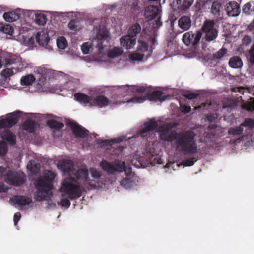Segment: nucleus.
Instances as JSON below:
<instances>
[{
  "instance_id": "obj_1",
  "label": "nucleus",
  "mask_w": 254,
  "mask_h": 254,
  "mask_svg": "<svg viewBox=\"0 0 254 254\" xmlns=\"http://www.w3.org/2000/svg\"><path fill=\"white\" fill-rule=\"evenodd\" d=\"M62 167L64 172L68 176L64 179L60 190L69 199L78 198L81 196L82 191L96 187V185L88 177L87 170L74 171L73 165L65 162L62 163Z\"/></svg>"
},
{
  "instance_id": "obj_2",
  "label": "nucleus",
  "mask_w": 254,
  "mask_h": 254,
  "mask_svg": "<svg viewBox=\"0 0 254 254\" xmlns=\"http://www.w3.org/2000/svg\"><path fill=\"white\" fill-rule=\"evenodd\" d=\"M174 140L176 149L184 154H192L198 153L200 149L197 148L195 140L196 134L190 130L177 132Z\"/></svg>"
},
{
  "instance_id": "obj_3",
  "label": "nucleus",
  "mask_w": 254,
  "mask_h": 254,
  "mask_svg": "<svg viewBox=\"0 0 254 254\" xmlns=\"http://www.w3.org/2000/svg\"><path fill=\"white\" fill-rule=\"evenodd\" d=\"M56 174L51 171H45L43 176L38 178L35 183L37 190L34 195L35 199L37 201L48 200L52 194L53 181Z\"/></svg>"
},
{
  "instance_id": "obj_4",
  "label": "nucleus",
  "mask_w": 254,
  "mask_h": 254,
  "mask_svg": "<svg viewBox=\"0 0 254 254\" xmlns=\"http://www.w3.org/2000/svg\"><path fill=\"white\" fill-rule=\"evenodd\" d=\"M158 127L159 137L161 140L168 142L174 141L177 131L171 130L168 125H162L158 127V124L155 118L144 123V127L140 130L139 135L142 137H145L150 131Z\"/></svg>"
},
{
  "instance_id": "obj_5",
  "label": "nucleus",
  "mask_w": 254,
  "mask_h": 254,
  "mask_svg": "<svg viewBox=\"0 0 254 254\" xmlns=\"http://www.w3.org/2000/svg\"><path fill=\"white\" fill-rule=\"evenodd\" d=\"M201 31L204 34L202 40L206 42L214 41L218 35V30L215 27V23L213 20H205L201 28Z\"/></svg>"
},
{
  "instance_id": "obj_6",
  "label": "nucleus",
  "mask_w": 254,
  "mask_h": 254,
  "mask_svg": "<svg viewBox=\"0 0 254 254\" xmlns=\"http://www.w3.org/2000/svg\"><path fill=\"white\" fill-rule=\"evenodd\" d=\"M4 180L7 184L18 187L25 183L26 180V176L22 172H15L9 170L5 175Z\"/></svg>"
},
{
  "instance_id": "obj_7",
  "label": "nucleus",
  "mask_w": 254,
  "mask_h": 254,
  "mask_svg": "<svg viewBox=\"0 0 254 254\" xmlns=\"http://www.w3.org/2000/svg\"><path fill=\"white\" fill-rule=\"evenodd\" d=\"M163 93L160 91H155L151 93H147L144 96H134L128 101L134 103H141L143 101L149 100L153 101L162 102L166 100L167 96L163 95Z\"/></svg>"
},
{
  "instance_id": "obj_8",
  "label": "nucleus",
  "mask_w": 254,
  "mask_h": 254,
  "mask_svg": "<svg viewBox=\"0 0 254 254\" xmlns=\"http://www.w3.org/2000/svg\"><path fill=\"white\" fill-rule=\"evenodd\" d=\"M201 37L202 32L200 30L194 32L190 31L184 34L182 41L186 46L194 47L199 43Z\"/></svg>"
},
{
  "instance_id": "obj_9",
  "label": "nucleus",
  "mask_w": 254,
  "mask_h": 254,
  "mask_svg": "<svg viewBox=\"0 0 254 254\" xmlns=\"http://www.w3.org/2000/svg\"><path fill=\"white\" fill-rule=\"evenodd\" d=\"M108 34L109 32L105 26L101 25L99 26L96 37L93 42L94 45L95 43H96V47L100 53H102V50L104 49L103 43L105 40L107 39L109 36Z\"/></svg>"
},
{
  "instance_id": "obj_10",
  "label": "nucleus",
  "mask_w": 254,
  "mask_h": 254,
  "mask_svg": "<svg viewBox=\"0 0 254 254\" xmlns=\"http://www.w3.org/2000/svg\"><path fill=\"white\" fill-rule=\"evenodd\" d=\"M102 168L107 171L108 173L113 174L115 172H121L123 170L125 166V162H120L115 161L111 163L106 160H102L100 163Z\"/></svg>"
},
{
  "instance_id": "obj_11",
  "label": "nucleus",
  "mask_w": 254,
  "mask_h": 254,
  "mask_svg": "<svg viewBox=\"0 0 254 254\" xmlns=\"http://www.w3.org/2000/svg\"><path fill=\"white\" fill-rule=\"evenodd\" d=\"M20 112L15 111L7 115V117L0 120V128H10L16 125L18 121Z\"/></svg>"
},
{
  "instance_id": "obj_12",
  "label": "nucleus",
  "mask_w": 254,
  "mask_h": 254,
  "mask_svg": "<svg viewBox=\"0 0 254 254\" xmlns=\"http://www.w3.org/2000/svg\"><path fill=\"white\" fill-rule=\"evenodd\" d=\"M73 134L78 138H84L88 136L89 131L74 121H69L67 123Z\"/></svg>"
},
{
  "instance_id": "obj_13",
  "label": "nucleus",
  "mask_w": 254,
  "mask_h": 254,
  "mask_svg": "<svg viewBox=\"0 0 254 254\" xmlns=\"http://www.w3.org/2000/svg\"><path fill=\"white\" fill-rule=\"evenodd\" d=\"M226 10L229 16L235 17L240 13V6L237 2L231 1L227 4Z\"/></svg>"
},
{
  "instance_id": "obj_14",
  "label": "nucleus",
  "mask_w": 254,
  "mask_h": 254,
  "mask_svg": "<svg viewBox=\"0 0 254 254\" xmlns=\"http://www.w3.org/2000/svg\"><path fill=\"white\" fill-rule=\"evenodd\" d=\"M0 137L3 139L2 141H6L10 146L16 144V135L9 129L1 132Z\"/></svg>"
},
{
  "instance_id": "obj_15",
  "label": "nucleus",
  "mask_w": 254,
  "mask_h": 254,
  "mask_svg": "<svg viewBox=\"0 0 254 254\" xmlns=\"http://www.w3.org/2000/svg\"><path fill=\"white\" fill-rule=\"evenodd\" d=\"M159 9L156 5H149L146 7L144 11V16L148 20L156 18L159 14Z\"/></svg>"
},
{
  "instance_id": "obj_16",
  "label": "nucleus",
  "mask_w": 254,
  "mask_h": 254,
  "mask_svg": "<svg viewBox=\"0 0 254 254\" xmlns=\"http://www.w3.org/2000/svg\"><path fill=\"white\" fill-rule=\"evenodd\" d=\"M120 42L122 46L126 49H130L135 45L136 38L131 37L129 35H127L121 38Z\"/></svg>"
},
{
  "instance_id": "obj_17",
  "label": "nucleus",
  "mask_w": 254,
  "mask_h": 254,
  "mask_svg": "<svg viewBox=\"0 0 254 254\" xmlns=\"http://www.w3.org/2000/svg\"><path fill=\"white\" fill-rule=\"evenodd\" d=\"M73 96L75 100L80 103L85 105L88 104L91 106L92 97L82 93H74Z\"/></svg>"
},
{
  "instance_id": "obj_18",
  "label": "nucleus",
  "mask_w": 254,
  "mask_h": 254,
  "mask_svg": "<svg viewBox=\"0 0 254 254\" xmlns=\"http://www.w3.org/2000/svg\"><path fill=\"white\" fill-rule=\"evenodd\" d=\"M10 201L19 205H29L32 203V199L25 196L15 195L10 199Z\"/></svg>"
},
{
  "instance_id": "obj_19",
  "label": "nucleus",
  "mask_w": 254,
  "mask_h": 254,
  "mask_svg": "<svg viewBox=\"0 0 254 254\" xmlns=\"http://www.w3.org/2000/svg\"><path fill=\"white\" fill-rule=\"evenodd\" d=\"M178 25L183 31L189 30L191 25V21L188 16H183L178 20Z\"/></svg>"
},
{
  "instance_id": "obj_20",
  "label": "nucleus",
  "mask_w": 254,
  "mask_h": 254,
  "mask_svg": "<svg viewBox=\"0 0 254 254\" xmlns=\"http://www.w3.org/2000/svg\"><path fill=\"white\" fill-rule=\"evenodd\" d=\"M108 99L103 95H99L92 99L91 106H97L103 107L108 105Z\"/></svg>"
},
{
  "instance_id": "obj_21",
  "label": "nucleus",
  "mask_w": 254,
  "mask_h": 254,
  "mask_svg": "<svg viewBox=\"0 0 254 254\" xmlns=\"http://www.w3.org/2000/svg\"><path fill=\"white\" fill-rule=\"evenodd\" d=\"M37 127V123L35 121L30 119L26 120L22 124L23 129L30 133L34 132Z\"/></svg>"
},
{
  "instance_id": "obj_22",
  "label": "nucleus",
  "mask_w": 254,
  "mask_h": 254,
  "mask_svg": "<svg viewBox=\"0 0 254 254\" xmlns=\"http://www.w3.org/2000/svg\"><path fill=\"white\" fill-rule=\"evenodd\" d=\"M229 65L233 68H239L243 65V61L238 56H234L230 58L229 61Z\"/></svg>"
},
{
  "instance_id": "obj_23",
  "label": "nucleus",
  "mask_w": 254,
  "mask_h": 254,
  "mask_svg": "<svg viewBox=\"0 0 254 254\" xmlns=\"http://www.w3.org/2000/svg\"><path fill=\"white\" fill-rule=\"evenodd\" d=\"M35 39L36 42L41 46L47 45L49 41L48 35L44 32L42 34L40 32H37Z\"/></svg>"
},
{
  "instance_id": "obj_24",
  "label": "nucleus",
  "mask_w": 254,
  "mask_h": 254,
  "mask_svg": "<svg viewBox=\"0 0 254 254\" xmlns=\"http://www.w3.org/2000/svg\"><path fill=\"white\" fill-rule=\"evenodd\" d=\"M3 17L6 21L12 22L19 19L20 15L14 11H11L4 13Z\"/></svg>"
},
{
  "instance_id": "obj_25",
  "label": "nucleus",
  "mask_w": 254,
  "mask_h": 254,
  "mask_svg": "<svg viewBox=\"0 0 254 254\" xmlns=\"http://www.w3.org/2000/svg\"><path fill=\"white\" fill-rule=\"evenodd\" d=\"M140 25L136 23L128 29L127 35L131 36V37L135 38L137 34L140 33Z\"/></svg>"
},
{
  "instance_id": "obj_26",
  "label": "nucleus",
  "mask_w": 254,
  "mask_h": 254,
  "mask_svg": "<svg viewBox=\"0 0 254 254\" xmlns=\"http://www.w3.org/2000/svg\"><path fill=\"white\" fill-rule=\"evenodd\" d=\"M47 125L50 128L52 129H55V130H60L64 126L63 123L53 120H48L47 122Z\"/></svg>"
},
{
  "instance_id": "obj_27",
  "label": "nucleus",
  "mask_w": 254,
  "mask_h": 254,
  "mask_svg": "<svg viewBox=\"0 0 254 254\" xmlns=\"http://www.w3.org/2000/svg\"><path fill=\"white\" fill-rule=\"evenodd\" d=\"M228 53L227 49L222 47L218 51L213 54V59L214 61H218L225 57Z\"/></svg>"
},
{
  "instance_id": "obj_28",
  "label": "nucleus",
  "mask_w": 254,
  "mask_h": 254,
  "mask_svg": "<svg viewBox=\"0 0 254 254\" xmlns=\"http://www.w3.org/2000/svg\"><path fill=\"white\" fill-rule=\"evenodd\" d=\"M35 78L32 74H28L22 76L20 79V83L22 85H30L35 81Z\"/></svg>"
},
{
  "instance_id": "obj_29",
  "label": "nucleus",
  "mask_w": 254,
  "mask_h": 254,
  "mask_svg": "<svg viewBox=\"0 0 254 254\" xmlns=\"http://www.w3.org/2000/svg\"><path fill=\"white\" fill-rule=\"evenodd\" d=\"M244 131V128L242 127L241 125L240 126L231 127L228 132L230 135H232L233 136H239L243 133Z\"/></svg>"
},
{
  "instance_id": "obj_30",
  "label": "nucleus",
  "mask_w": 254,
  "mask_h": 254,
  "mask_svg": "<svg viewBox=\"0 0 254 254\" xmlns=\"http://www.w3.org/2000/svg\"><path fill=\"white\" fill-rule=\"evenodd\" d=\"M35 21L39 25H44L47 22L46 16L42 13H36L35 14Z\"/></svg>"
},
{
  "instance_id": "obj_31",
  "label": "nucleus",
  "mask_w": 254,
  "mask_h": 254,
  "mask_svg": "<svg viewBox=\"0 0 254 254\" xmlns=\"http://www.w3.org/2000/svg\"><path fill=\"white\" fill-rule=\"evenodd\" d=\"M130 88L128 85L122 86L118 89L119 96H126L130 93Z\"/></svg>"
},
{
  "instance_id": "obj_32",
  "label": "nucleus",
  "mask_w": 254,
  "mask_h": 254,
  "mask_svg": "<svg viewBox=\"0 0 254 254\" xmlns=\"http://www.w3.org/2000/svg\"><path fill=\"white\" fill-rule=\"evenodd\" d=\"M122 53V50H121L119 48L115 47L112 50L109 51L108 56L110 58H114L121 55Z\"/></svg>"
},
{
  "instance_id": "obj_33",
  "label": "nucleus",
  "mask_w": 254,
  "mask_h": 254,
  "mask_svg": "<svg viewBox=\"0 0 254 254\" xmlns=\"http://www.w3.org/2000/svg\"><path fill=\"white\" fill-rule=\"evenodd\" d=\"M0 31L5 34L12 35L13 29L9 24H0Z\"/></svg>"
},
{
  "instance_id": "obj_34",
  "label": "nucleus",
  "mask_w": 254,
  "mask_h": 254,
  "mask_svg": "<svg viewBox=\"0 0 254 254\" xmlns=\"http://www.w3.org/2000/svg\"><path fill=\"white\" fill-rule=\"evenodd\" d=\"M221 6V3L217 1H215L212 2V5H211V11L212 13L213 14L216 15V14H219L220 13V8Z\"/></svg>"
},
{
  "instance_id": "obj_35",
  "label": "nucleus",
  "mask_w": 254,
  "mask_h": 254,
  "mask_svg": "<svg viewBox=\"0 0 254 254\" xmlns=\"http://www.w3.org/2000/svg\"><path fill=\"white\" fill-rule=\"evenodd\" d=\"M57 46L59 49L64 50L67 46V41L64 37H60L57 40Z\"/></svg>"
},
{
  "instance_id": "obj_36",
  "label": "nucleus",
  "mask_w": 254,
  "mask_h": 254,
  "mask_svg": "<svg viewBox=\"0 0 254 254\" xmlns=\"http://www.w3.org/2000/svg\"><path fill=\"white\" fill-rule=\"evenodd\" d=\"M241 125L243 127H247L250 128H254V120L250 118H246L244 122Z\"/></svg>"
},
{
  "instance_id": "obj_37",
  "label": "nucleus",
  "mask_w": 254,
  "mask_h": 254,
  "mask_svg": "<svg viewBox=\"0 0 254 254\" xmlns=\"http://www.w3.org/2000/svg\"><path fill=\"white\" fill-rule=\"evenodd\" d=\"M78 22L75 20H71L68 24V27L69 29L73 31H77L79 30V27L78 25Z\"/></svg>"
},
{
  "instance_id": "obj_38",
  "label": "nucleus",
  "mask_w": 254,
  "mask_h": 254,
  "mask_svg": "<svg viewBox=\"0 0 254 254\" xmlns=\"http://www.w3.org/2000/svg\"><path fill=\"white\" fill-rule=\"evenodd\" d=\"M8 150L6 143L4 141H0V156H4Z\"/></svg>"
},
{
  "instance_id": "obj_39",
  "label": "nucleus",
  "mask_w": 254,
  "mask_h": 254,
  "mask_svg": "<svg viewBox=\"0 0 254 254\" xmlns=\"http://www.w3.org/2000/svg\"><path fill=\"white\" fill-rule=\"evenodd\" d=\"M130 90L133 92L138 93H146L147 91V89L144 86H134L130 87Z\"/></svg>"
},
{
  "instance_id": "obj_40",
  "label": "nucleus",
  "mask_w": 254,
  "mask_h": 254,
  "mask_svg": "<svg viewBox=\"0 0 254 254\" xmlns=\"http://www.w3.org/2000/svg\"><path fill=\"white\" fill-rule=\"evenodd\" d=\"M13 69H14L13 68H7L4 69H3L1 71V74L2 76H3L6 78L14 74V72Z\"/></svg>"
},
{
  "instance_id": "obj_41",
  "label": "nucleus",
  "mask_w": 254,
  "mask_h": 254,
  "mask_svg": "<svg viewBox=\"0 0 254 254\" xmlns=\"http://www.w3.org/2000/svg\"><path fill=\"white\" fill-rule=\"evenodd\" d=\"M148 46L147 44L144 41H138V50L142 52H146L148 50Z\"/></svg>"
},
{
  "instance_id": "obj_42",
  "label": "nucleus",
  "mask_w": 254,
  "mask_h": 254,
  "mask_svg": "<svg viewBox=\"0 0 254 254\" xmlns=\"http://www.w3.org/2000/svg\"><path fill=\"white\" fill-rule=\"evenodd\" d=\"M171 6L173 8L177 10H180L182 7V0H173L171 3Z\"/></svg>"
},
{
  "instance_id": "obj_43",
  "label": "nucleus",
  "mask_w": 254,
  "mask_h": 254,
  "mask_svg": "<svg viewBox=\"0 0 254 254\" xmlns=\"http://www.w3.org/2000/svg\"><path fill=\"white\" fill-rule=\"evenodd\" d=\"M121 185L126 189H128L131 187V181L129 179L125 178L121 181Z\"/></svg>"
},
{
  "instance_id": "obj_44",
  "label": "nucleus",
  "mask_w": 254,
  "mask_h": 254,
  "mask_svg": "<svg viewBox=\"0 0 254 254\" xmlns=\"http://www.w3.org/2000/svg\"><path fill=\"white\" fill-rule=\"evenodd\" d=\"M38 72H41L40 73L42 75V76L44 78H46V77H47V74H53L54 72V71H53L52 70L50 69H47V68L43 67V68H40L38 70Z\"/></svg>"
},
{
  "instance_id": "obj_45",
  "label": "nucleus",
  "mask_w": 254,
  "mask_h": 254,
  "mask_svg": "<svg viewBox=\"0 0 254 254\" xmlns=\"http://www.w3.org/2000/svg\"><path fill=\"white\" fill-rule=\"evenodd\" d=\"M91 48V46L89 43H85L82 44L81 49L84 54H87L89 53Z\"/></svg>"
},
{
  "instance_id": "obj_46",
  "label": "nucleus",
  "mask_w": 254,
  "mask_h": 254,
  "mask_svg": "<svg viewBox=\"0 0 254 254\" xmlns=\"http://www.w3.org/2000/svg\"><path fill=\"white\" fill-rule=\"evenodd\" d=\"M90 172L92 177L94 179H99L101 176V173L95 168H91Z\"/></svg>"
},
{
  "instance_id": "obj_47",
  "label": "nucleus",
  "mask_w": 254,
  "mask_h": 254,
  "mask_svg": "<svg viewBox=\"0 0 254 254\" xmlns=\"http://www.w3.org/2000/svg\"><path fill=\"white\" fill-rule=\"evenodd\" d=\"M193 0H183L182 2V7L181 10L188 9L192 4Z\"/></svg>"
},
{
  "instance_id": "obj_48",
  "label": "nucleus",
  "mask_w": 254,
  "mask_h": 254,
  "mask_svg": "<svg viewBox=\"0 0 254 254\" xmlns=\"http://www.w3.org/2000/svg\"><path fill=\"white\" fill-rule=\"evenodd\" d=\"M252 42V38L250 36L245 35L242 40V45L244 46H249Z\"/></svg>"
},
{
  "instance_id": "obj_49",
  "label": "nucleus",
  "mask_w": 254,
  "mask_h": 254,
  "mask_svg": "<svg viewBox=\"0 0 254 254\" xmlns=\"http://www.w3.org/2000/svg\"><path fill=\"white\" fill-rule=\"evenodd\" d=\"M194 158H189V159H187L186 160H185L183 162V164L185 166H192L194 163V162L196 161V160H194Z\"/></svg>"
},
{
  "instance_id": "obj_50",
  "label": "nucleus",
  "mask_w": 254,
  "mask_h": 254,
  "mask_svg": "<svg viewBox=\"0 0 254 254\" xmlns=\"http://www.w3.org/2000/svg\"><path fill=\"white\" fill-rule=\"evenodd\" d=\"M184 96L188 99H193L197 98L199 96V94L194 93H188L184 95Z\"/></svg>"
},
{
  "instance_id": "obj_51",
  "label": "nucleus",
  "mask_w": 254,
  "mask_h": 254,
  "mask_svg": "<svg viewBox=\"0 0 254 254\" xmlns=\"http://www.w3.org/2000/svg\"><path fill=\"white\" fill-rule=\"evenodd\" d=\"M182 112L186 114L190 112L191 108L190 106L185 105H180Z\"/></svg>"
},
{
  "instance_id": "obj_52",
  "label": "nucleus",
  "mask_w": 254,
  "mask_h": 254,
  "mask_svg": "<svg viewBox=\"0 0 254 254\" xmlns=\"http://www.w3.org/2000/svg\"><path fill=\"white\" fill-rule=\"evenodd\" d=\"M61 205L63 207H69L70 202L67 198H63L61 200Z\"/></svg>"
},
{
  "instance_id": "obj_53",
  "label": "nucleus",
  "mask_w": 254,
  "mask_h": 254,
  "mask_svg": "<svg viewBox=\"0 0 254 254\" xmlns=\"http://www.w3.org/2000/svg\"><path fill=\"white\" fill-rule=\"evenodd\" d=\"M243 107L249 111H254V100L252 102L249 103L247 105H243Z\"/></svg>"
},
{
  "instance_id": "obj_54",
  "label": "nucleus",
  "mask_w": 254,
  "mask_h": 254,
  "mask_svg": "<svg viewBox=\"0 0 254 254\" xmlns=\"http://www.w3.org/2000/svg\"><path fill=\"white\" fill-rule=\"evenodd\" d=\"M251 4L250 3L245 4L243 8V12L246 14H250V10L251 9Z\"/></svg>"
},
{
  "instance_id": "obj_55",
  "label": "nucleus",
  "mask_w": 254,
  "mask_h": 254,
  "mask_svg": "<svg viewBox=\"0 0 254 254\" xmlns=\"http://www.w3.org/2000/svg\"><path fill=\"white\" fill-rule=\"evenodd\" d=\"M21 218V214L20 212H16L14 215L13 217V221L14 222L15 225H16L17 223Z\"/></svg>"
},
{
  "instance_id": "obj_56",
  "label": "nucleus",
  "mask_w": 254,
  "mask_h": 254,
  "mask_svg": "<svg viewBox=\"0 0 254 254\" xmlns=\"http://www.w3.org/2000/svg\"><path fill=\"white\" fill-rule=\"evenodd\" d=\"M6 190L7 189L5 188L4 185L2 183L0 182V192H5Z\"/></svg>"
},
{
  "instance_id": "obj_57",
  "label": "nucleus",
  "mask_w": 254,
  "mask_h": 254,
  "mask_svg": "<svg viewBox=\"0 0 254 254\" xmlns=\"http://www.w3.org/2000/svg\"><path fill=\"white\" fill-rule=\"evenodd\" d=\"M205 134V137L209 138H213L215 135V133L213 132H207Z\"/></svg>"
},
{
  "instance_id": "obj_58",
  "label": "nucleus",
  "mask_w": 254,
  "mask_h": 254,
  "mask_svg": "<svg viewBox=\"0 0 254 254\" xmlns=\"http://www.w3.org/2000/svg\"><path fill=\"white\" fill-rule=\"evenodd\" d=\"M207 119L209 122H214L216 120V117H215L213 115H209L207 116Z\"/></svg>"
},
{
  "instance_id": "obj_59",
  "label": "nucleus",
  "mask_w": 254,
  "mask_h": 254,
  "mask_svg": "<svg viewBox=\"0 0 254 254\" xmlns=\"http://www.w3.org/2000/svg\"><path fill=\"white\" fill-rule=\"evenodd\" d=\"M248 28L250 31L254 30V19L253 20L252 22L248 26Z\"/></svg>"
},
{
  "instance_id": "obj_60",
  "label": "nucleus",
  "mask_w": 254,
  "mask_h": 254,
  "mask_svg": "<svg viewBox=\"0 0 254 254\" xmlns=\"http://www.w3.org/2000/svg\"><path fill=\"white\" fill-rule=\"evenodd\" d=\"M217 125H216V124H211V125H209L208 127V128L210 129V130H213L214 129H215L217 127Z\"/></svg>"
},
{
  "instance_id": "obj_61",
  "label": "nucleus",
  "mask_w": 254,
  "mask_h": 254,
  "mask_svg": "<svg viewBox=\"0 0 254 254\" xmlns=\"http://www.w3.org/2000/svg\"><path fill=\"white\" fill-rule=\"evenodd\" d=\"M196 4H198L200 7L203 6L205 5V2L202 0H197Z\"/></svg>"
},
{
  "instance_id": "obj_62",
  "label": "nucleus",
  "mask_w": 254,
  "mask_h": 254,
  "mask_svg": "<svg viewBox=\"0 0 254 254\" xmlns=\"http://www.w3.org/2000/svg\"><path fill=\"white\" fill-rule=\"evenodd\" d=\"M160 18L159 17L157 20L156 21V24L157 26H161L162 25V22L160 20Z\"/></svg>"
},
{
  "instance_id": "obj_63",
  "label": "nucleus",
  "mask_w": 254,
  "mask_h": 254,
  "mask_svg": "<svg viewBox=\"0 0 254 254\" xmlns=\"http://www.w3.org/2000/svg\"><path fill=\"white\" fill-rule=\"evenodd\" d=\"M119 140L118 139H114L110 141V142H118Z\"/></svg>"
},
{
  "instance_id": "obj_64",
  "label": "nucleus",
  "mask_w": 254,
  "mask_h": 254,
  "mask_svg": "<svg viewBox=\"0 0 254 254\" xmlns=\"http://www.w3.org/2000/svg\"><path fill=\"white\" fill-rule=\"evenodd\" d=\"M6 64H11V62L10 60H8L6 62Z\"/></svg>"
}]
</instances>
